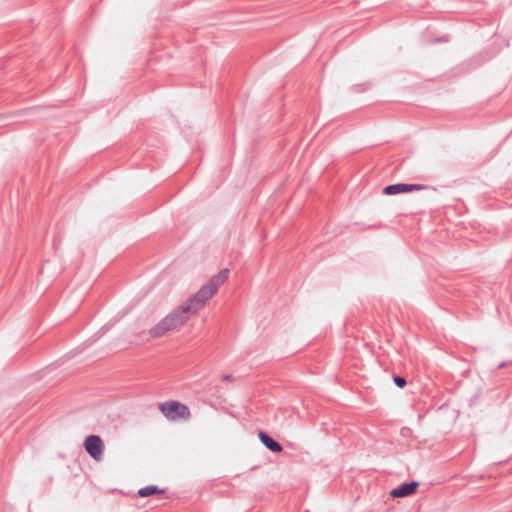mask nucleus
<instances>
[{
	"mask_svg": "<svg viewBox=\"0 0 512 512\" xmlns=\"http://www.w3.org/2000/svg\"><path fill=\"white\" fill-rule=\"evenodd\" d=\"M229 269L225 268L212 276L210 280L204 284L196 294L191 296L185 303V307L192 315L198 313L204 307L206 302L211 299L219 287L228 279Z\"/></svg>",
	"mask_w": 512,
	"mask_h": 512,
	"instance_id": "f257e3e1",
	"label": "nucleus"
},
{
	"mask_svg": "<svg viewBox=\"0 0 512 512\" xmlns=\"http://www.w3.org/2000/svg\"><path fill=\"white\" fill-rule=\"evenodd\" d=\"M192 314L182 304L173 309L166 317H164L158 324L149 330L152 338H159L164 336L167 332L176 329L185 324Z\"/></svg>",
	"mask_w": 512,
	"mask_h": 512,
	"instance_id": "f03ea898",
	"label": "nucleus"
},
{
	"mask_svg": "<svg viewBox=\"0 0 512 512\" xmlns=\"http://www.w3.org/2000/svg\"><path fill=\"white\" fill-rule=\"evenodd\" d=\"M158 408L167 419L173 421L177 419L187 420L191 416L189 408L178 401L159 403Z\"/></svg>",
	"mask_w": 512,
	"mask_h": 512,
	"instance_id": "7ed1b4c3",
	"label": "nucleus"
},
{
	"mask_svg": "<svg viewBox=\"0 0 512 512\" xmlns=\"http://www.w3.org/2000/svg\"><path fill=\"white\" fill-rule=\"evenodd\" d=\"M84 447L87 453L96 461L103 457L104 443L100 436L89 435L85 438Z\"/></svg>",
	"mask_w": 512,
	"mask_h": 512,
	"instance_id": "20e7f679",
	"label": "nucleus"
},
{
	"mask_svg": "<svg viewBox=\"0 0 512 512\" xmlns=\"http://www.w3.org/2000/svg\"><path fill=\"white\" fill-rule=\"evenodd\" d=\"M425 188L422 184H405V183H397L388 185L384 188L383 192L386 195H396L400 193H409L413 191H420Z\"/></svg>",
	"mask_w": 512,
	"mask_h": 512,
	"instance_id": "39448f33",
	"label": "nucleus"
},
{
	"mask_svg": "<svg viewBox=\"0 0 512 512\" xmlns=\"http://www.w3.org/2000/svg\"><path fill=\"white\" fill-rule=\"evenodd\" d=\"M418 485H419V483L415 482V481H412L409 483H403L400 486H398L397 488H394L393 490H391L390 495L393 498H402V497L410 496L416 492Z\"/></svg>",
	"mask_w": 512,
	"mask_h": 512,
	"instance_id": "423d86ee",
	"label": "nucleus"
},
{
	"mask_svg": "<svg viewBox=\"0 0 512 512\" xmlns=\"http://www.w3.org/2000/svg\"><path fill=\"white\" fill-rule=\"evenodd\" d=\"M258 436L263 445L270 451L278 453L283 450L281 444L273 439L269 434L260 431Z\"/></svg>",
	"mask_w": 512,
	"mask_h": 512,
	"instance_id": "0eeeda50",
	"label": "nucleus"
},
{
	"mask_svg": "<svg viewBox=\"0 0 512 512\" xmlns=\"http://www.w3.org/2000/svg\"><path fill=\"white\" fill-rule=\"evenodd\" d=\"M165 490L158 488L157 486H146L138 490V496L139 497H148L154 494H163Z\"/></svg>",
	"mask_w": 512,
	"mask_h": 512,
	"instance_id": "6e6552de",
	"label": "nucleus"
},
{
	"mask_svg": "<svg viewBox=\"0 0 512 512\" xmlns=\"http://www.w3.org/2000/svg\"><path fill=\"white\" fill-rule=\"evenodd\" d=\"M393 381L399 388H403L406 385V380L398 375L393 377Z\"/></svg>",
	"mask_w": 512,
	"mask_h": 512,
	"instance_id": "1a4fd4ad",
	"label": "nucleus"
},
{
	"mask_svg": "<svg viewBox=\"0 0 512 512\" xmlns=\"http://www.w3.org/2000/svg\"><path fill=\"white\" fill-rule=\"evenodd\" d=\"M222 380H223V381H231V380H233V375H231V374H226V375H224V376L222 377Z\"/></svg>",
	"mask_w": 512,
	"mask_h": 512,
	"instance_id": "9d476101",
	"label": "nucleus"
}]
</instances>
